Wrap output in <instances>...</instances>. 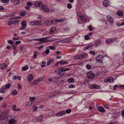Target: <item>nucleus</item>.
<instances>
[{"label": "nucleus", "instance_id": "e433bc0d", "mask_svg": "<svg viewBox=\"0 0 124 124\" xmlns=\"http://www.w3.org/2000/svg\"><path fill=\"white\" fill-rule=\"evenodd\" d=\"M86 68L88 70H90L91 69V66L89 65V64H87L86 66Z\"/></svg>", "mask_w": 124, "mask_h": 124}, {"label": "nucleus", "instance_id": "c9c22d12", "mask_svg": "<svg viewBox=\"0 0 124 124\" xmlns=\"http://www.w3.org/2000/svg\"><path fill=\"white\" fill-rule=\"evenodd\" d=\"M26 12L25 11H23L20 13L21 15L22 16H24L25 15Z\"/></svg>", "mask_w": 124, "mask_h": 124}, {"label": "nucleus", "instance_id": "2f4dec72", "mask_svg": "<svg viewBox=\"0 0 124 124\" xmlns=\"http://www.w3.org/2000/svg\"><path fill=\"white\" fill-rule=\"evenodd\" d=\"M5 90V89L4 88V87L3 86L1 89H0V93H3L4 92Z\"/></svg>", "mask_w": 124, "mask_h": 124}, {"label": "nucleus", "instance_id": "680f3d73", "mask_svg": "<svg viewBox=\"0 0 124 124\" xmlns=\"http://www.w3.org/2000/svg\"><path fill=\"white\" fill-rule=\"evenodd\" d=\"M15 4L16 5L18 4H19V3H20V2L18 0H16L15 1Z\"/></svg>", "mask_w": 124, "mask_h": 124}, {"label": "nucleus", "instance_id": "bf43d9fd", "mask_svg": "<svg viewBox=\"0 0 124 124\" xmlns=\"http://www.w3.org/2000/svg\"><path fill=\"white\" fill-rule=\"evenodd\" d=\"M124 88V85H119L118 86V88Z\"/></svg>", "mask_w": 124, "mask_h": 124}, {"label": "nucleus", "instance_id": "dca6fc26", "mask_svg": "<svg viewBox=\"0 0 124 124\" xmlns=\"http://www.w3.org/2000/svg\"><path fill=\"white\" fill-rule=\"evenodd\" d=\"M36 40H39L40 42H46V40L45 38L43 37L41 38H39L36 39Z\"/></svg>", "mask_w": 124, "mask_h": 124}, {"label": "nucleus", "instance_id": "c756f323", "mask_svg": "<svg viewBox=\"0 0 124 124\" xmlns=\"http://www.w3.org/2000/svg\"><path fill=\"white\" fill-rule=\"evenodd\" d=\"M101 43L100 41H99L97 42H96L94 44V45L95 46L97 47L100 45Z\"/></svg>", "mask_w": 124, "mask_h": 124}, {"label": "nucleus", "instance_id": "473e14b6", "mask_svg": "<svg viewBox=\"0 0 124 124\" xmlns=\"http://www.w3.org/2000/svg\"><path fill=\"white\" fill-rule=\"evenodd\" d=\"M56 39L55 38H52L51 39H49L48 40H46V42H50L52 41H54L56 40Z\"/></svg>", "mask_w": 124, "mask_h": 124}, {"label": "nucleus", "instance_id": "603ef678", "mask_svg": "<svg viewBox=\"0 0 124 124\" xmlns=\"http://www.w3.org/2000/svg\"><path fill=\"white\" fill-rule=\"evenodd\" d=\"M88 28L90 31H92L93 30V29L92 27V26L89 25L88 26Z\"/></svg>", "mask_w": 124, "mask_h": 124}, {"label": "nucleus", "instance_id": "4468645a", "mask_svg": "<svg viewBox=\"0 0 124 124\" xmlns=\"http://www.w3.org/2000/svg\"><path fill=\"white\" fill-rule=\"evenodd\" d=\"M44 116L43 115H41L37 117L36 118L37 122H40L41 121Z\"/></svg>", "mask_w": 124, "mask_h": 124}, {"label": "nucleus", "instance_id": "f257e3e1", "mask_svg": "<svg viewBox=\"0 0 124 124\" xmlns=\"http://www.w3.org/2000/svg\"><path fill=\"white\" fill-rule=\"evenodd\" d=\"M86 55L85 54L83 53L80 54L76 55L75 57V58L76 60L81 59L84 58Z\"/></svg>", "mask_w": 124, "mask_h": 124}, {"label": "nucleus", "instance_id": "0e129e2a", "mask_svg": "<svg viewBox=\"0 0 124 124\" xmlns=\"http://www.w3.org/2000/svg\"><path fill=\"white\" fill-rule=\"evenodd\" d=\"M21 42V41H17L16 42V44L17 45L19 44Z\"/></svg>", "mask_w": 124, "mask_h": 124}, {"label": "nucleus", "instance_id": "6e6d98bb", "mask_svg": "<svg viewBox=\"0 0 124 124\" xmlns=\"http://www.w3.org/2000/svg\"><path fill=\"white\" fill-rule=\"evenodd\" d=\"M49 50L48 49H47L45 52L46 54H48L49 53Z\"/></svg>", "mask_w": 124, "mask_h": 124}, {"label": "nucleus", "instance_id": "3c124183", "mask_svg": "<svg viewBox=\"0 0 124 124\" xmlns=\"http://www.w3.org/2000/svg\"><path fill=\"white\" fill-rule=\"evenodd\" d=\"M16 106L15 105H14L12 106V108H13V110L15 111L16 110Z\"/></svg>", "mask_w": 124, "mask_h": 124}, {"label": "nucleus", "instance_id": "a878e982", "mask_svg": "<svg viewBox=\"0 0 124 124\" xmlns=\"http://www.w3.org/2000/svg\"><path fill=\"white\" fill-rule=\"evenodd\" d=\"M68 81L69 83H72L74 81V78H70L68 79Z\"/></svg>", "mask_w": 124, "mask_h": 124}, {"label": "nucleus", "instance_id": "f3484780", "mask_svg": "<svg viewBox=\"0 0 124 124\" xmlns=\"http://www.w3.org/2000/svg\"><path fill=\"white\" fill-rule=\"evenodd\" d=\"M103 4L105 6H107L109 5V2L108 0H105L103 2Z\"/></svg>", "mask_w": 124, "mask_h": 124}, {"label": "nucleus", "instance_id": "052dcab7", "mask_svg": "<svg viewBox=\"0 0 124 124\" xmlns=\"http://www.w3.org/2000/svg\"><path fill=\"white\" fill-rule=\"evenodd\" d=\"M38 109L37 107H35L33 110V111L34 112L36 111Z\"/></svg>", "mask_w": 124, "mask_h": 124}, {"label": "nucleus", "instance_id": "412c9836", "mask_svg": "<svg viewBox=\"0 0 124 124\" xmlns=\"http://www.w3.org/2000/svg\"><path fill=\"white\" fill-rule=\"evenodd\" d=\"M4 88L5 89H8L10 87V84H8L6 85H4L3 86Z\"/></svg>", "mask_w": 124, "mask_h": 124}, {"label": "nucleus", "instance_id": "58836bf2", "mask_svg": "<svg viewBox=\"0 0 124 124\" xmlns=\"http://www.w3.org/2000/svg\"><path fill=\"white\" fill-rule=\"evenodd\" d=\"M67 7L69 9H70L72 8V6L71 4L68 3L67 5Z\"/></svg>", "mask_w": 124, "mask_h": 124}, {"label": "nucleus", "instance_id": "c85d7f7f", "mask_svg": "<svg viewBox=\"0 0 124 124\" xmlns=\"http://www.w3.org/2000/svg\"><path fill=\"white\" fill-rule=\"evenodd\" d=\"M117 15L119 16H122L123 15V13L122 11H119L117 13Z\"/></svg>", "mask_w": 124, "mask_h": 124}, {"label": "nucleus", "instance_id": "09e8293b", "mask_svg": "<svg viewBox=\"0 0 124 124\" xmlns=\"http://www.w3.org/2000/svg\"><path fill=\"white\" fill-rule=\"evenodd\" d=\"M49 48L51 50H54L55 48V46H50L49 47Z\"/></svg>", "mask_w": 124, "mask_h": 124}, {"label": "nucleus", "instance_id": "1a4fd4ad", "mask_svg": "<svg viewBox=\"0 0 124 124\" xmlns=\"http://www.w3.org/2000/svg\"><path fill=\"white\" fill-rule=\"evenodd\" d=\"M32 74H29L27 77V79L29 82H30L33 79V77Z\"/></svg>", "mask_w": 124, "mask_h": 124}, {"label": "nucleus", "instance_id": "9d476101", "mask_svg": "<svg viewBox=\"0 0 124 124\" xmlns=\"http://www.w3.org/2000/svg\"><path fill=\"white\" fill-rule=\"evenodd\" d=\"M7 65L4 63H3L0 65V68L2 70H4L7 67Z\"/></svg>", "mask_w": 124, "mask_h": 124}, {"label": "nucleus", "instance_id": "a18cd8bd", "mask_svg": "<svg viewBox=\"0 0 124 124\" xmlns=\"http://www.w3.org/2000/svg\"><path fill=\"white\" fill-rule=\"evenodd\" d=\"M26 5L29 6H31L33 5V4L30 2H28L27 3Z\"/></svg>", "mask_w": 124, "mask_h": 124}, {"label": "nucleus", "instance_id": "6ab92c4d", "mask_svg": "<svg viewBox=\"0 0 124 124\" xmlns=\"http://www.w3.org/2000/svg\"><path fill=\"white\" fill-rule=\"evenodd\" d=\"M16 18H11V20L12 22V24H15L18 23L19 22V20H13V19H15Z\"/></svg>", "mask_w": 124, "mask_h": 124}, {"label": "nucleus", "instance_id": "f03ea898", "mask_svg": "<svg viewBox=\"0 0 124 124\" xmlns=\"http://www.w3.org/2000/svg\"><path fill=\"white\" fill-rule=\"evenodd\" d=\"M41 9L46 12H48L49 11V9L48 8L47 6L46 5H41Z\"/></svg>", "mask_w": 124, "mask_h": 124}, {"label": "nucleus", "instance_id": "7ed1b4c3", "mask_svg": "<svg viewBox=\"0 0 124 124\" xmlns=\"http://www.w3.org/2000/svg\"><path fill=\"white\" fill-rule=\"evenodd\" d=\"M107 18L109 22V23L111 25L113 24L114 23V20L110 16H108Z\"/></svg>", "mask_w": 124, "mask_h": 124}, {"label": "nucleus", "instance_id": "ea45409f", "mask_svg": "<svg viewBox=\"0 0 124 124\" xmlns=\"http://www.w3.org/2000/svg\"><path fill=\"white\" fill-rule=\"evenodd\" d=\"M71 111V110L70 109H68L67 110H66V111H65V114L67 113H68V114H69L70 113Z\"/></svg>", "mask_w": 124, "mask_h": 124}, {"label": "nucleus", "instance_id": "9b49d317", "mask_svg": "<svg viewBox=\"0 0 124 124\" xmlns=\"http://www.w3.org/2000/svg\"><path fill=\"white\" fill-rule=\"evenodd\" d=\"M56 30L55 27H53L51 28L50 29L49 33L51 34H53L54 33V31Z\"/></svg>", "mask_w": 124, "mask_h": 124}, {"label": "nucleus", "instance_id": "cd10ccee", "mask_svg": "<svg viewBox=\"0 0 124 124\" xmlns=\"http://www.w3.org/2000/svg\"><path fill=\"white\" fill-rule=\"evenodd\" d=\"M28 68V67L27 65L23 67L22 68V70H27Z\"/></svg>", "mask_w": 124, "mask_h": 124}, {"label": "nucleus", "instance_id": "4c0bfd02", "mask_svg": "<svg viewBox=\"0 0 124 124\" xmlns=\"http://www.w3.org/2000/svg\"><path fill=\"white\" fill-rule=\"evenodd\" d=\"M39 82L38 80H36L33 81L32 83V84L33 85H35L37 83H38Z\"/></svg>", "mask_w": 124, "mask_h": 124}, {"label": "nucleus", "instance_id": "2eb2a0df", "mask_svg": "<svg viewBox=\"0 0 124 124\" xmlns=\"http://www.w3.org/2000/svg\"><path fill=\"white\" fill-rule=\"evenodd\" d=\"M80 18L83 22H85L86 21V17L83 15Z\"/></svg>", "mask_w": 124, "mask_h": 124}, {"label": "nucleus", "instance_id": "ddd939ff", "mask_svg": "<svg viewBox=\"0 0 124 124\" xmlns=\"http://www.w3.org/2000/svg\"><path fill=\"white\" fill-rule=\"evenodd\" d=\"M64 69L63 67H62L59 68L58 69V72L57 73V74L58 75H60L61 74V72H63L64 71Z\"/></svg>", "mask_w": 124, "mask_h": 124}, {"label": "nucleus", "instance_id": "a211bd4d", "mask_svg": "<svg viewBox=\"0 0 124 124\" xmlns=\"http://www.w3.org/2000/svg\"><path fill=\"white\" fill-rule=\"evenodd\" d=\"M90 87L92 89H98L99 88V87L98 85H97L96 84H94L91 85Z\"/></svg>", "mask_w": 124, "mask_h": 124}, {"label": "nucleus", "instance_id": "49530a36", "mask_svg": "<svg viewBox=\"0 0 124 124\" xmlns=\"http://www.w3.org/2000/svg\"><path fill=\"white\" fill-rule=\"evenodd\" d=\"M111 41V42H114L116 41L117 40V38H115L113 39H110Z\"/></svg>", "mask_w": 124, "mask_h": 124}, {"label": "nucleus", "instance_id": "69168bd1", "mask_svg": "<svg viewBox=\"0 0 124 124\" xmlns=\"http://www.w3.org/2000/svg\"><path fill=\"white\" fill-rule=\"evenodd\" d=\"M54 60L51 59H50L48 60L47 62H52V61H53Z\"/></svg>", "mask_w": 124, "mask_h": 124}, {"label": "nucleus", "instance_id": "f704fd0d", "mask_svg": "<svg viewBox=\"0 0 124 124\" xmlns=\"http://www.w3.org/2000/svg\"><path fill=\"white\" fill-rule=\"evenodd\" d=\"M8 43L10 44L11 45H13V44L14 43V42L11 40H9L8 41Z\"/></svg>", "mask_w": 124, "mask_h": 124}, {"label": "nucleus", "instance_id": "c03bdc74", "mask_svg": "<svg viewBox=\"0 0 124 124\" xmlns=\"http://www.w3.org/2000/svg\"><path fill=\"white\" fill-rule=\"evenodd\" d=\"M35 97H30L29 100L31 101H34L35 99Z\"/></svg>", "mask_w": 124, "mask_h": 124}, {"label": "nucleus", "instance_id": "a19ab883", "mask_svg": "<svg viewBox=\"0 0 124 124\" xmlns=\"http://www.w3.org/2000/svg\"><path fill=\"white\" fill-rule=\"evenodd\" d=\"M60 42L62 43H67V42L66 39H64L60 41Z\"/></svg>", "mask_w": 124, "mask_h": 124}, {"label": "nucleus", "instance_id": "e2e57ef3", "mask_svg": "<svg viewBox=\"0 0 124 124\" xmlns=\"http://www.w3.org/2000/svg\"><path fill=\"white\" fill-rule=\"evenodd\" d=\"M110 42H111V41L110 39H107L106 40V42L107 43H108Z\"/></svg>", "mask_w": 124, "mask_h": 124}, {"label": "nucleus", "instance_id": "79ce46f5", "mask_svg": "<svg viewBox=\"0 0 124 124\" xmlns=\"http://www.w3.org/2000/svg\"><path fill=\"white\" fill-rule=\"evenodd\" d=\"M77 15L80 18L82 16H83V15L82 13L80 12H78L77 13Z\"/></svg>", "mask_w": 124, "mask_h": 124}, {"label": "nucleus", "instance_id": "774afa93", "mask_svg": "<svg viewBox=\"0 0 124 124\" xmlns=\"http://www.w3.org/2000/svg\"><path fill=\"white\" fill-rule=\"evenodd\" d=\"M11 24H12V20L9 21L8 22V24L9 25H10Z\"/></svg>", "mask_w": 124, "mask_h": 124}, {"label": "nucleus", "instance_id": "20e7f679", "mask_svg": "<svg viewBox=\"0 0 124 124\" xmlns=\"http://www.w3.org/2000/svg\"><path fill=\"white\" fill-rule=\"evenodd\" d=\"M105 56H102L101 55H99L97 57L96 60L97 62L102 61L103 60V58Z\"/></svg>", "mask_w": 124, "mask_h": 124}, {"label": "nucleus", "instance_id": "39448f33", "mask_svg": "<svg viewBox=\"0 0 124 124\" xmlns=\"http://www.w3.org/2000/svg\"><path fill=\"white\" fill-rule=\"evenodd\" d=\"M94 75L93 72H89L87 73V77L89 79H91L94 77Z\"/></svg>", "mask_w": 124, "mask_h": 124}, {"label": "nucleus", "instance_id": "f8f14e48", "mask_svg": "<svg viewBox=\"0 0 124 124\" xmlns=\"http://www.w3.org/2000/svg\"><path fill=\"white\" fill-rule=\"evenodd\" d=\"M65 111H63L57 113L56 114V115L57 116H61L65 114Z\"/></svg>", "mask_w": 124, "mask_h": 124}, {"label": "nucleus", "instance_id": "7c9ffc66", "mask_svg": "<svg viewBox=\"0 0 124 124\" xmlns=\"http://www.w3.org/2000/svg\"><path fill=\"white\" fill-rule=\"evenodd\" d=\"M44 23L45 25H47L50 24L51 23V22H50L49 20H46L45 22Z\"/></svg>", "mask_w": 124, "mask_h": 124}, {"label": "nucleus", "instance_id": "393cba45", "mask_svg": "<svg viewBox=\"0 0 124 124\" xmlns=\"http://www.w3.org/2000/svg\"><path fill=\"white\" fill-rule=\"evenodd\" d=\"M98 109L101 112H104V109L102 107H99L98 108Z\"/></svg>", "mask_w": 124, "mask_h": 124}, {"label": "nucleus", "instance_id": "5701e85b", "mask_svg": "<svg viewBox=\"0 0 124 124\" xmlns=\"http://www.w3.org/2000/svg\"><path fill=\"white\" fill-rule=\"evenodd\" d=\"M57 20V19L53 20L51 21V23L53 24L57 23L58 22Z\"/></svg>", "mask_w": 124, "mask_h": 124}, {"label": "nucleus", "instance_id": "338daca9", "mask_svg": "<svg viewBox=\"0 0 124 124\" xmlns=\"http://www.w3.org/2000/svg\"><path fill=\"white\" fill-rule=\"evenodd\" d=\"M121 115L122 116H124V110H122L121 112Z\"/></svg>", "mask_w": 124, "mask_h": 124}, {"label": "nucleus", "instance_id": "8fccbe9b", "mask_svg": "<svg viewBox=\"0 0 124 124\" xmlns=\"http://www.w3.org/2000/svg\"><path fill=\"white\" fill-rule=\"evenodd\" d=\"M68 87L70 88H73L75 87V86L73 84H71Z\"/></svg>", "mask_w": 124, "mask_h": 124}, {"label": "nucleus", "instance_id": "6e6552de", "mask_svg": "<svg viewBox=\"0 0 124 124\" xmlns=\"http://www.w3.org/2000/svg\"><path fill=\"white\" fill-rule=\"evenodd\" d=\"M21 24L22 27L21 28V30H23L25 29L26 27V22L25 21H23L21 23Z\"/></svg>", "mask_w": 124, "mask_h": 124}, {"label": "nucleus", "instance_id": "4be33fe9", "mask_svg": "<svg viewBox=\"0 0 124 124\" xmlns=\"http://www.w3.org/2000/svg\"><path fill=\"white\" fill-rule=\"evenodd\" d=\"M42 64L41 65V67L43 68L46 65H48L50 64V62H47L46 64V62H42Z\"/></svg>", "mask_w": 124, "mask_h": 124}, {"label": "nucleus", "instance_id": "423d86ee", "mask_svg": "<svg viewBox=\"0 0 124 124\" xmlns=\"http://www.w3.org/2000/svg\"><path fill=\"white\" fill-rule=\"evenodd\" d=\"M113 80V78L111 77L107 78L104 79V81L106 82H112Z\"/></svg>", "mask_w": 124, "mask_h": 124}, {"label": "nucleus", "instance_id": "5fc2aeb1", "mask_svg": "<svg viewBox=\"0 0 124 124\" xmlns=\"http://www.w3.org/2000/svg\"><path fill=\"white\" fill-rule=\"evenodd\" d=\"M59 63V64H60L61 65H63L64 64H67L68 62H58Z\"/></svg>", "mask_w": 124, "mask_h": 124}, {"label": "nucleus", "instance_id": "72a5a7b5", "mask_svg": "<svg viewBox=\"0 0 124 124\" xmlns=\"http://www.w3.org/2000/svg\"><path fill=\"white\" fill-rule=\"evenodd\" d=\"M1 1L4 3H8L9 2V0H1Z\"/></svg>", "mask_w": 124, "mask_h": 124}, {"label": "nucleus", "instance_id": "0eeeda50", "mask_svg": "<svg viewBox=\"0 0 124 124\" xmlns=\"http://www.w3.org/2000/svg\"><path fill=\"white\" fill-rule=\"evenodd\" d=\"M30 24L31 26H36L39 25V23L38 21H36L30 22Z\"/></svg>", "mask_w": 124, "mask_h": 124}, {"label": "nucleus", "instance_id": "4d7b16f0", "mask_svg": "<svg viewBox=\"0 0 124 124\" xmlns=\"http://www.w3.org/2000/svg\"><path fill=\"white\" fill-rule=\"evenodd\" d=\"M17 77L16 75H14L12 77V79L13 80H15L17 79Z\"/></svg>", "mask_w": 124, "mask_h": 124}, {"label": "nucleus", "instance_id": "aec40b11", "mask_svg": "<svg viewBox=\"0 0 124 124\" xmlns=\"http://www.w3.org/2000/svg\"><path fill=\"white\" fill-rule=\"evenodd\" d=\"M16 122V120L14 119H11L9 121L8 123L9 124H14Z\"/></svg>", "mask_w": 124, "mask_h": 124}, {"label": "nucleus", "instance_id": "37998d69", "mask_svg": "<svg viewBox=\"0 0 124 124\" xmlns=\"http://www.w3.org/2000/svg\"><path fill=\"white\" fill-rule=\"evenodd\" d=\"M34 53L35 54L33 55V58L34 59L36 58L37 56V53L36 52H34Z\"/></svg>", "mask_w": 124, "mask_h": 124}, {"label": "nucleus", "instance_id": "bb28decb", "mask_svg": "<svg viewBox=\"0 0 124 124\" xmlns=\"http://www.w3.org/2000/svg\"><path fill=\"white\" fill-rule=\"evenodd\" d=\"M18 92L17 91L15 90H14L12 92L11 94L14 95H16L17 94Z\"/></svg>", "mask_w": 124, "mask_h": 124}, {"label": "nucleus", "instance_id": "de8ad7c7", "mask_svg": "<svg viewBox=\"0 0 124 124\" xmlns=\"http://www.w3.org/2000/svg\"><path fill=\"white\" fill-rule=\"evenodd\" d=\"M90 37L88 35H86L85 36V40H88L90 39Z\"/></svg>", "mask_w": 124, "mask_h": 124}, {"label": "nucleus", "instance_id": "13d9d810", "mask_svg": "<svg viewBox=\"0 0 124 124\" xmlns=\"http://www.w3.org/2000/svg\"><path fill=\"white\" fill-rule=\"evenodd\" d=\"M117 87L118 88V86L116 85H115L113 87V89L114 90H115L116 89V88Z\"/></svg>", "mask_w": 124, "mask_h": 124}, {"label": "nucleus", "instance_id": "b1692460", "mask_svg": "<svg viewBox=\"0 0 124 124\" xmlns=\"http://www.w3.org/2000/svg\"><path fill=\"white\" fill-rule=\"evenodd\" d=\"M42 3L41 2H38L37 3H36L35 4V6L36 7H38L40 6V7H41L42 5Z\"/></svg>", "mask_w": 124, "mask_h": 124}, {"label": "nucleus", "instance_id": "864d4df0", "mask_svg": "<svg viewBox=\"0 0 124 124\" xmlns=\"http://www.w3.org/2000/svg\"><path fill=\"white\" fill-rule=\"evenodd\" d=\"M90 53L92 54L93 56H94L95 54V52L94 51H91L90 52Z\"/></svg>", "mask_w": 124, "mask_h": 124}]
</instances>
